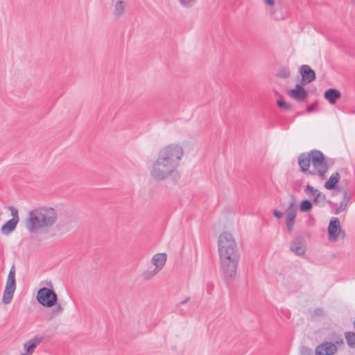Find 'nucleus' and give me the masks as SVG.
<instances>
[{
  "label": "nucleus",
  "mask_w": 355,
  "mask_h": 355,
  "mask_svg": "<svg viewBox=\"0 0 355 355\" xmlns=\"http://www.w3.org/2000/svg\"><path fill=\"white\" fill-rule=\"evenodd\" d=\"M185 152L183 146L177 143L162 148L152 164L150 174L157 181H163L178 172Z\"/></svg>",
  "instance_id": "obj_1"
},
{
  "label": "nucleus",
  "mask_w": 355,
  "mask_h": 355,
  "mask_svg": "<svg viewBox=\"0 0 355 355\" xmlns=\"http://www.w3.org/2000/svg\"><path fill=\"white\" fill-rule=\"evenodd\" d=\"M218 254L222 270L226 278L234 279L239 261L237 243L228 232H222L218 239Z\"/></svg>",
  "instance_id": "obj_2"
},
{
  "label": "nucleus",
  "mask_w": 355,
  "mask_h": 355,
  "mask_svg": "<svg viewBox=\"0 0 355 355\" xmlns=\"http://www.w3.org/2000/svg\"><path fill=\"white\" fill-rule=\"evenodd\" d=\"M58 217V211L49 206H41L30 210L24 220L26 230L37 234L51 228Z\"/></svg>",
  "instance_id": "obj_3"
},
{
  "label": "nucleus",
  "mask_w": 355,
  "mask_h": 355,
  "mask_svg": "<svg viewBox=\"0 0 355 355\" xmlns=\"http://www.w3.org/2000/svg\"><path fill=\"white\" fill-rule=\"evenodd\" d=\"M58 217V211L49 206H41L30 210L24 220L26 230L37 234L51 228Z\"/></svg>",
  "instance_id": "obj_4"
},
{
  "label": "nucleus",
  "mask_w": 355,
  "mask_h": 355,
  "mask_svg": "<svg viewBox=\"0 0 355 355\" xmlns=\"http://www.w3.org/2000/svg\"><path fill=\"white\" fill-rule=\"evenodd\" d=\"M311 159L313 171L309 172V175H318L321 180L325 179L329 166L324 154L320 150H311Z\"/></svg>",
  "instance_id": "obj_5"
},
{
  "label": "nucleus",
  "mask_w": 355,
  "mask_h": 355,
  "mask_svg": "<svg viewBox=\"0 0 355 355\" xmlns=\"http://www.w3.org/2000/svg\"><path fill=\"white\" fill-rule=\"evenodd\" d=\"M15 289V266H12L7 278L6 284L2 297V301L4 304H8L11 302Z\"/></svg>",
  "instance_id": "obj_6"
},
{
  "label": "nucleus",
  "mask_w": 355,
  "mask_h": 355,
  "mask_svg": "<svg viewBox=\"0 0 355 355\" xmlns=\"http://www.w3.org/2000/svg\"><path fill=\"white\" fill-rule=\"evenodd\" d=\"M37 300L44 306L52 307L56 304L58 297L53 291L44 287L37 291Z\"/></svg>",
  "instance_id": "obj_7"
},
{
  "label": "nucleus",
  "mask_w": 355,
  "mask_h": 355,
  "mask_svg": "<svg viewBox=\"0 0 355 355\" xmlns=\"http://www.w3.org/2000/svg\"><path fill=\"white\" fill-rule=\"evenodd\" d=\"M329 241L336 242L339 239H344L345 233L342 230L340 220L338 218H332L328 227Z\"/></svg>",
  "instance_id": "obj_8"
},
{
  "label": "nucleus",
  "mask_w": 355,
  "mask_h": 355,
  "mask_svg": "<svg viewBox=\"0 0 355 355\" xmlns=\"http://www.w3.org/2000/svg\"><path fill=\"white\" fill-rule=\"evenodd\" d=\"M7 208L10 211L12 218L8 220L1 226V232L5 235H9L13 232L19 221L17 209L12 206H9Z\"/></svg>",
  "instance_id": "obj_9"
},
{
  "label": "nucleus",
  "mask_w": 355,
  "mask_h": 355,
  "mask_svg": "<svg viewBox=\"0 0 355 355\" xmlns=\"http://www.w3.org/2000/svg\"><path fill=\"white\" fill-rule=\"evenodd\" d=\"M297 211V205L295 202H291L286 210L285 224L288 232L294 230L295 218Z\"/></svg>",
  "instance_id": "obj_10"
},
{
  "label": "nucleus",
  "mask_w": 355,
  "mask_h": 355,
  "mask_svg": "<svg viewBox=\"0 0 355 355\" xmlns=\"http://www.w3.org/2000/svg\"><path fill=\"white\" fill-rule=\"evenodd\" d=\"M304 192L310 197L313 198V202L320 206H324L326 202L325 196L317 189H315L310 184H307L304 188Z\"/></svg>",
  "instance_id": "obj_11"
},
{
  "label": "nucleus",
  "mask_w": 355,
  "mask_h": 355,
  "mask_svg": "<svg viewBox=\"0 0 355 355\" xmlns=\"http://www.w3.org/2000/svg\"><path fill=\"white\" fill-rule=\"evenodd\" d=\"M290 250L297 256H302L306 250V243L301 236L295 237L290 245Z\"/></svg>",
  "instance_id": "obj_12"
},
{
  "label": "nucleus",
  "mask_w": 355,
  "mask_h": 355,
  "mask_svg": "<svg viewBox=\"0 0 355 355\" xmlns=\"http://www.w3.org/2000/svg\"><path fill=\"white\" fill-rule=\"evenodd\" d=\"M337 347L332 343H324L315 349V355H333L337 352Z\"/></svg>",
  "instance_id": "obj_13"
},
{
  "label": "nucleus",
  "mask_w": 355,
  "mask_h": 355,
  "mask_svg": "<svg viewBox=\"0 0 355 355\" xmlns=\"http://www.w3.org/2000/svg\"><path fill=\"white\" fill-rule=\"evenodd\" d=\"M288 94L297 101H303L307 98L308 92L302 85L297 84L295 88L289 91Z\"/></svg>",
  "instance_id": "obj_14"
},
{
  "label": "nucleus",
  "mask_w": 355,
  "mask_h": 355,
  "mask_svg": "<svg viewBox=\"0 0 355 355\" xmlns=\"http://www.w3.org/2000/svg\"><path fill=\"white\" fill-rule=\"evenodd\" d=\"M44 338L42 336H35L26 343H24L25 352L24 355H32L35 348L43 341Z\"/></svg>",
  "instance_id": "obj_15"
},
{
  "label": "nucleus",
  "mask_w": 355,
  "mask_h": 355,
  "mask_svg": "<svg viewBox=\"0 0 355 355\" xmlns=\"http://www.w3.org/2000/svg\"><path fill=\"white\" fill-rule=\"evenodd\" d=\"M311 162V151L308 154L302 153L298 157V164L300 166L301 171L304 173L309 174V172H311V171L309 170Z\"/></svg>",
  "instance_id": "obj_16"
},
{
  "label": "nucleus",
  "mask_w": 355,
  "mask_h": 355,
  "mask_svg": "<svg viewBox=\"0 0 355 355\" xmlns=\"http://www.w3.org/2000/svg\"><path fill=\"white\" fill-rule=\"evenodd\" d=\"M300 71L302 77V82L305 85L311 83L315 79V71L308 65H302Z\"/></svg>",
  "instance_id": "obj_17"
},
{
  "label": "nucleus",
  "mask_w": 355,
  "mask_h": 355,
  "mask_svg": "<svg viewBox=\"0 0 355 355\" xmlns=\"http://www.w3.org/2000/svg\"><path fill=\"white\" fill-rule=\"evenodd\" d=\"M324 97L330 104H335L337 100L341 97V94L339 90L330 88L325 91Z\"/></svg>",
  "instance_id": "obj_18"
},
{
  "label": "nucleus",
  "mask_w": 355,
  "mask_h": 355,
  "mask_svg": "<svg viewBox=\"0 0 355 355\" xmlns=\"http://www.w3.org/2000/svg\"><path fill=\"white\" fill-rule=\"evenodd\" d=\"M167 256L165 253H157L152 258V263L155 268L160 271L166 263Z\"/></svg>",
  "instance_id": "obj_19"
},
{
  "label": "nucleus",
  "mask_w": 355,
  "mask_h": 355,
  "mask_svg": "<svg viewBox=\"0 0 355 355\" xmlns=\"http://www.w3.org/2000/svg\"><path fill=\"white\" fill-rule=\"evenodd\" d=\"M127 3L123 0H115L113 15L119 18L123 15L126 9Z\"/></svg>",
  "instance_id": "obj_20"
},
{
  "label": "nucleus",
  "mask_w": 355,
  "mask_h": 355,
  "mask_svg": "<svg viewBox=\"0 0 355 355\" xmlns=\"http://www.w3.org/2000/svg\"><path fill=\"white\" fill-rule=\"evenodd\" d=\"M352 193L345 191L343 200L340 202L339 206L335 210V214H339L342 211H345L347 206L351 199Z\"/></svg>",
  "instance_id": "obj_21"
},
{
  "label": "nucleus",
  "mask_w": 355,
  "mask_h": 355,
  "mask_svg": "<svg viewBox=\"0 0 355 355\" xmlns=\"http://www.w3.org/2000/svg\"><path fill=\"white\" fill-rule=\"evenodd\" d=\"M339 180L340 174L338 173L332 174L329 180L325 182L324 187L329 190L335 189L336 184L339 182Z\"/></svg>",
  "instance_id": "obj_22"
},
{
  "label": "nucleus",
  "mask_w": 355,
  "mask_h": 355,
  "mask_svg": "<svg viewBox=\"0 0 355 355\" xmlns=\"http://www.w3.org/2000/svg\"><path fill=\"white\" fill-rule=\"evenodd\" d=\"M313 205L309 200H304L300 205V209L302 212H306L312 209Z\"/></svg>",
  "instance_id": "obj_23"
},
{
  "label": "nucleus",
  "mask_w": 355,
  "mask_h": 355,
  "mask_svg": "<svg viewBox=\"0 0 355 355\" xmlns=\"http://www.w3.org/2000/svg\"><path fill=\"white\" fill-rule=\"evenodd\" d=\"M159 271L154 268L153 270H147L142 273V277L145 280H150L154 277Z\"/></svg>",
  "instance_id": "obj_24"
},
{
  "label": "nucleus",
  "mask_w": 355,
  "mask_h": 355,
  "mask_svg": "<svg viewBox=\"0 0 355 355\" xmlns=\"http://www.w3.org/2000/svg\"><path fill=\"white\" fill-rule=\"evenodd\" d=\"M345 339L349 346L355 347V334L353 332H347L345 334Z\"/></svg>",
  "instance_id": "obj_25"
},
{
  "label": "nucleus",
  "mask_w": 355,
  "mask_h": 355,
  "mask_svg": "<svg viewBox=\"0 0 355 355\" xmlns=\"http://www.w3.org/2000/svg\"><path fill=\"white\" fill-rule=\"evenodd\" d=\"M290 74L291 72L288 67H282L278 71L277 76L282 78H287L290 76Z\"/></svg>",
  "instance_id": "obj_26"
},
{
  "label": "nucleus",
  "mask_w": 355,
  "mask_h": 355,
  "mask_svg": "<svg viewBox=\"0 0 355 355\" xmlns=\"http://www.w3.org/2000/svg\"><path fill=\"white\" fill-rule=\"evenodd\" d=\"M277 103L281 109L285 111H288L292 108L291 105L284 101L282 98L277 100Z\"/></svg>",
  "instance_id": "obj_27"
},
{
  "label": "nucleus",
  "mask_w": 355,
  "mask_h": 355,
  "mask_svg": "<svg viewBox=\"0 0 355 355\" xmlns=\"http://www.w3.org/2000/svg\"><path fill=\"white\" fill-rule=\"evenodd\" d=\"M198 0H178L180 4L186 8H191L195 5Z\"/></svg>",
  "instance_id": "obj_28"
},
{
  "label": "nucleus",
  "mask_w": 355,
  "mask_h": 355,
  "mask_svg": "<svg viewBox=\"0 0 355 355\" xmlns=\"http://www.w3.org/2000/svg\"><path fill=\"white\" fill-rule=\"evenodd\" d=\"M63 309L62 307L61 306L60 304H58L53 310H52V315H60Z\"/></svg>",
  "instance_id": "obj_29"
},
{
  "label": "nucleus",
  "mask_w": 355,
  "mask_h": 355,
  "mask_svg": "<svg viewBox=\"0 0 355 355\" xmlns=\"http://www.w3.org/2000/svg\"><path fill=\"white\" fill-rule=\"evenodd\" d=\"M301 354L302 355H311V351L306 347H303L301 349Z\"/></svg>",
  "instance_id": "obj_30"
},
{
  "label": "nucleus",
  "mask_w": 355,
  "mask_h": 355,
  "mask_svg": "<svg viewBox=\"0 0 355 355\" xmlns=\"http://www.w3.org/2000/svg\"><path fill=\"white\" fill-rule=\"evenodd\" d=\"M273 215L277 218H282V213L278 210H274L273 211Z\"/></svg>",
  "instance_id": "obj_31"
},
{
  "label": "nucleus",
  "mask_w": 355,
  "mask_h": 355,
  "mask_svg": "<svg viewBox=\"0 0 355 355\" xmlns=\"http://www.w3.org/2000/svg\"><path fill=\"white\" fill-rule=\"evenodd\" d=\"M264 1L268 5L270 6H272L275 4L274 0H264Z\"/></svg>",
  "instance_id": "obj_32"
},
{
  "label": "nucleus",
  "mask_w": 355,
  "mask_h": 355,
  "mask_svg": "<svg viewBox=\"0 0 355 355\" xmlns=\"http://www.w3.org/2000/svg\"><path fill=\"white\" fill-rule=\"evenodd\" d=\"M189 300H190V298H189V297H187L184 300L181 301V302L178 304V306H180V305H182V304H184L187 303Z\"/></svg>",
  "instance_id": "obj_33"
},
{
  "label": "nucleus",
  "mask_w": 355,
  "mask_h": 355,
  "mask_svg": "<svg viewBox=\"0 0 355 355\" xmlns=\"http://www.w3.org/2000/svg\"><path fill=\"white\" fill-rule=\"evenodd\" d=\"M338 345L343 344V340L342 338H338V340L336 341Z\"/></svg>",
  "instance_id": "obj_34"
},
{
  "label": "nucleus",
  "mask_w": 355,
  "mask_h": 355,
  "mask_svg": "<svg viewBox=\"0 0 355 355\" xmlns=\"http://www.w3.org/2000/svg\"><path fill=\"white\" fill-rule=\"evenodd\" d=\"M207 288L208 291H211L213 288V285L211 284H207Z\"/></svg>",
  "instance_id": "obj_35"
},
{
  "label": "nucleus",
  "mask_w": 355,
  "mask_h": 355,
  "mask_svg": "<svg viewBox=\"0 0 355 355\" xmlns=\"http://www.w3.org/2000/svg\"><path fill=\"white\" fill-rule=\"evenodd\" d=\"M313 108H314V106L313 105H311V106L308 107L307 111L308 112H311L313 110Z\"/></svg>",
  "instance_id": "obj_36"
}]
</instances>
